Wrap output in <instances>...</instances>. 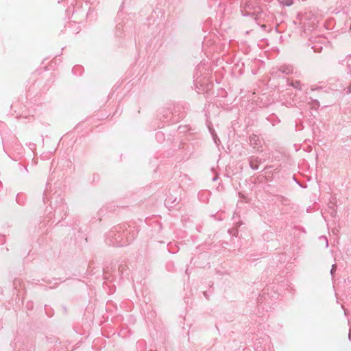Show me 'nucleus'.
<instances>
[{"label": "nucleus", "instance_id": "obj_13", "mask_svg": "<svg viewBox=\"0 0 351 351\" xmlns=\"http://www.w3.org/2000/svg\"><path fill=\"white\" fill-rule=\"evenodd\" d=\"M348 339L350 341H351V329H350V331H349Z\"/></svg>", "mask_w": 351, "mask_h": 351}, {"label": "nucleus", "instance_id": "obj_11", "mask_svg": "<svg viewBox=\"0 0 351 351\" xmlns=\"http://www.w3.org/2000/svg\"><path fill=\"white\" fill-rule=\"evenodd\" d=\"M347 93H351V85L348 87Z\"/></svg>", "mask_w": 351, "mask_h": 351}, {"label": "nucleus", "instance_id": "obj_1", "mask_svg": "<svg viewBox=\"0 0 351 351\" xmlns=\"http://www.w3.org/2000/svg\"><path fill=\"white\" fill-rule=\"evenodd\" d=\"M136 236L135 228H127L125 225L112 228L107 234L106 242L110 245L121 247L129 244Z\"/></svg>", "mask_w": 351, "mask_h": 351}, {"label": "nucleus", "instance_id": "obj_15", "mask_svg": "<svg viewBox=\"0 0 351 351\" xmlns=\"http://www.w3.org/2000/svg\"><path fill=\"white\" fill-rule=\"evenodd\" d=\"M314 102L315 104L319 105V101L317 100H315Z\"/></svg>", "mask_w": 351, "mask_h": 351}, {"label": "nucleus", "instance_id": "obj_12", "mask_svg": "<svg viewBox=\"0 0 351 351\" xmlns=\"http://www.w3.org/2000/svg\"><path fill=\"white\" fill-rule=\"evenodd\" d=\"M4 239H5L4 236H1H1H0V241H1V242H3V241H4Z\"/></svg>", "mask_w": 351, "mask_h": 351}, {"label": "nucleus", "instance_id": "obj_2", "mask_svg": "<svg viewBox=\"0 0 351 351\" xmlns=\"http://www.w3.org/2000/svg\"><path fill=\"white\" fill-rule=\"evenodd\" d=\"M293 72V67L291 65H282L279 68H272L271 73L275 77H280L281 74L289 75Z\"/></svg>", "mask_w": 351, "mask_h": 351}, {"label": "nucleus", "instance_id": "obj_16", "mask_svg": "<svg viewBox=\"0 0 351 351\" xmlns=\"http://www.w3.org/2000/svg\"><path fill=\"white\" fill-rule=\"evenodd\" d=\"M216 180H217V178H214L213 179V181H215Z\"/></svg>", "mask_w": 351, "mask_h": 351}, {"label": "nucleus", "instance_id": "obj_9", "mask_svg": "<svg viewBox=\"0 0 351 351\" xmlns=\"http://www.w3.org/2000/svg\"><path fill=\"white\" fill-rule=\"evenodd\" d=\"M336 268H337V265H336V264L332 265V269H331V270H330V274H331V275H332V276H333V274H334V272L335 271Z\"/></svg>", "mask_w": 351, "mask_h": 351}, {"label": "nucleus", "instance_id": "obj_5", "mask_svg": "<svg viewBox=\"0 0 351 351\" xmlns=\"http://www.w3.org/2000/svg\"><path fill=\"white\" fill-rule=\"evenodd\" d=\"M289 85L293 87L295 89L300 90H302V84L300 81L291 82Z\"/></svg>", "mask_w": 351, "mask_h": 351}, {"label": "nucleus", "instance_id": "obj_14", "mask_svg": "<svg viewBox=\"0 0 351 351\" xmlns=\"http://www.w3.org/2000/svg\"><path fill=\"white\" fill-rule=\"evenodd\" d=\"M162 133H160V132H157V133H156V137H157V138H158L160 136H162Z\"/></svg>", "mask_w": 351, "mask_h": 351}, {"label": "nucleus", "instance_id": "obj_3", "mask_svg": "<svg viewBox=\"0 0 351 351\" xmlns=\"http://www.w3.org/2000/svg\"><path fill=\"white\" fill-rule=\"evenodd\" d=\"M250 145L253 147L254 149H256L257 151H261L259 147H261V140L259 137L255 134L250 136Z\"/></svg>", "mask_w": 351, "mask_h": 351}, {"label": "nucleus", "instance_id": "obj_8", "mask_svg": "<svg viewBox=\"0 0 351 351\" xmlns=\"http://www.w3.org/2000/svg\"><path fill=\"white\" fill-rule=\"evenodd\" d=\"M293 3V0H287L286 2L285 3V5H287V6H290Z\"/></svg>", "mask_w": 351, "mask_h": 351}, {"label": "nucleus", "instance_id": "obj_4", "mask_svg": "<svg viewBox=\"0 0 351 351\" xmlns=\"http://www.w3.org/2000/svg\"><path fill=\"white\" fill-rule=\"evenodd\" d=\"M250 166L254 170L258 169V165L261 163V160L257 156H251L249 159Z\"/></svg>", "mask_w": 351, "mask_h": 351}, {"label": "nucleus", "instance_id": "obj_10", "mask_svg": "<svg viewBox=\"0 0 351 351\" xmlns=\"http://www.w3.org/2000/svg\"><path fill=\"white\" fill-rule=\"evenodd\" d=\"M320 239H324L325 243H326V246L328 247V243L327 239L325 237H320Z\"/></svg>", "mask_w": 351, "mask_h": 351}, {"label": "nucleus", "instance_id": "obj_7", "mask_svg": "<svg viewBox=\"0 0 351 351\" xmlns=\"http://www.w3.org/2000/svg\"><path fill=\"white\" fill-rule=\"evenodd\" d=\"M173 201H171V197H168L165 199V204L167 206H172L170 205V204H173Z\"/></svg>", "mask_w": 351, "mask_h": 351}, {"label": "nucleus", "instance_id": "obj_6", "mask_svg": "<svg viewBox=\"0 0 351 351\" xmlns=\"http://www.w3.org/2000/svg\"><path fill=\"white\" fill-rule=\"evenodd\" d=\"M249 8V5H246L245 6V8H244V10H242L243 16H250V12L247 10V8Z\"/></svg>", "mask_w": 351, "mask_h": 351}]
</instances>
